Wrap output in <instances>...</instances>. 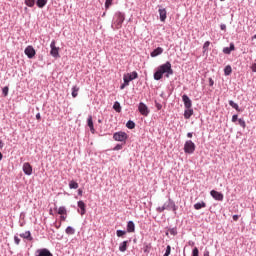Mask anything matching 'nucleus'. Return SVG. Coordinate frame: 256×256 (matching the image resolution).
Returning a JSON list of instances; mask_svg holds the SVG:
<instances>
[{
    "label": "nucleus",
    "instance_id": "f03ea898",
    "mask_svg": "<svg viewBox=\"0 0 256 256\" xmlns=\"http://www.w3.org/2000/svg\"><path fill=\"white\" fill-rule=\"evenodd\" d=\"M125 21V13L116 12L113 18L112 29H121Z\"/></svg>",
    "mask_w": 256,
    "mask_h": 256
},
{
    "label": "nucleus",
    "instance_id": "dca6fc26",
    "mask_svg": "<svg viewBox=\"0 0 256 256\" xmlns=\"http://www.w3.org/2000/svg\"><path fill=\"white\" fill-rule=\"evenodd\" d=\"M127 232L128 233H135V223L133 221H129L127 223Z\"/></svg>",
    "mask_w": 256,
    "mask_h": 256
},
{
    "label": "nucleus",
    "instance_id": "8fccbe9b",
    "mask_svg": "<svg viewBox=\"0 0 256 256\" xmlns=\"http://www.w3.org/2000/svg\"><path fill=\"white\" fill-rule=\"evenodd\" d=\"M220 29H221L222 31H225V30L227 29V26H226L225 24H222V25L220 26Z\"/></svg>",
    "mask_w": 256,
    "mask_h": 256
},
{
    "label": "nucleus",
    "instance_id": "c756f323",
    "mask_svg": "<svg viewBox=\"0 0 256 256\" xmlns=\"http://www.w3.org/2000/svg\"><path fill=\"white\" fill-rule=\"evenodd\" d=\"M113 109H115L117 113H121V104H119V102H115Z\"/></svg>",
    "mask_w": 256,
    "mask_h": 256
},
{
    "label": "nucleus",
    "instance_id": "6ab92c4d",
    "mask_svg": "<svg viewBox=\"0 0 256 256\" xmlns=\"http://www.w3.org/2000/svg\"><path fill=\"white\" fill-rule=\"evenodd\" d=\"M205 207H207V204L204 201L194 204V209H196V211H199V209H205Z\"/></svg>",
    "mask_w": 256,
    "mask_h": 256
},
{
    "label": "nucleus",
    "instance_id": "a18cd8bd",
    "mask_svg": "<svg viewBox=\"0 0 256 256\" xmlns=\"http://www.w3.org/2000/svg\"><path fill=\"white\" fill-rule=\"evenodd\" d=\"M14 242L16 245H19V243H21V239H19L17 236H14Z\"/></svg>",
    "mask_w": 256,
    "mask_h": 256
},
{
    "label": "nucleus",
    "instance_id": "aec40b11",
    "mask_svg": "<svg viewBox=\"0 0 256 256\" xmlns=\"http://www.w3.org/2000/svg\"><path fill=\"white\" fill-rule=\"evenodd\" d=\"M163 53V48L158 47L153 52H151V57H158V55H161Z\"/></svg>",
    "mask_w": 256,
    "mask_h": 256
},
{
    "label": "nucleus",
    "instance_id": "c9c22d12",
    "mask_svg": "<svg viewBox=\"0 0 256 256\" xmlns=\"http://www.w3.org/2000/svg\"><path fill=\"white\" fill-rule=\"evenodd\" d=\"M2 93H3L4 97H7V95H9V87L5 86L2 89Z\"/></svg>",
    "mask_w": 256,
    "mask_h": 256
},
{
    "label": "nucleus",
    "instance_id": "e2e57ef3",
    "mask_svg": "<svg viewBox=\"0 0 256 256\" xmlns=\"http://www.w3.org/2000/svg\"><path fill=\"white\" fill-rule=\"evenodd\" d=\"M50 215H53V210H50Z\"/></svg>",
    "mask_w": 256,
    "mask_h": 256
},
{
    "label": "nucleus",
    "instance_id": "423d86ee",
    "mask_svg": "<svg viewBox=\"0 0 256 256\" xmlns=\"http://www.w3.org/2000/svg\"><path fill=\"white\" fill-rule=\"evenodd\" d=\"M113 139H114V141H120V142L127 141V133L116 132L113 135Z\"/></svg>",
    "mask_w": 256,
    "mask_h": 256
},
{
    "label": "nucleus",
    "instance_id": "bf43d9fd",
    "mask_svg": "<svg viewBox=\"0 0 256 256\" xmlns=\"http://www.w3.org/2000/svg\"><path fill=\"white\" fill-rule=\"evenodd\" d=\"M149 249V246H146L144 249V253H147V250Z\"/></svg>",
    "mask_w": 256,
    "mask_h": 256
},
{
    "label": "nucleus",
    "instance_id": "6e6d98bb",
    "mask_svg": "<svg viewBox=\"0 0 256 256\" xmlns=\"http://www.w3.org/2000/svg\"><path fill=\"white\" fill-rule=\"evenodd\" d=\"M78 195H83V190L79 189L78 190Z\"/></svg>",
    "mask_w": 256,
    "mask_h": 256
},
{
    "label": "nucleus",
    "instance_id": "e433bc0d",
    "mask_svg": "<svg viewBox=\"0 0 256 256\" xmlns=\"http://www.w3.org/2000/svg\"><path fill=\"white\" fill-rule=\"evenodd\" d=\"M112 5H113V0H106V2H105L106 9H109V7Z\"/></svg>",
    "mask_w": 256,
    "mask_h": 256
},
{
    "label": "nucleus",
    "instance_id": "864d4df0",
    "mask_svg": "<svg viewBox=\"0 0 256 256\" xmlns=\"http://www.w3.org/2000/svg\"><path fill=\"white\" fill-rule=\"evenodd\" d=\"M187 137H188V139H192V138H193V133L188 132V133H187Z\"/></svg>",
    "mask_w": 256,
    "mask_h": 256
},
{
    "label": "nucleus",
    "instance_id": "c03bdc74",
    "mask_svg": "<svg viewBox=\"0 0 256 256\" xmlns=\"http://www.w3.org/2000/svg\"><path fill=\"white\" fill-rule=\"evenodd\" d=\"M132 80H129V76H124V83L125 85H129V82Z\"/></svg>",
    "mask_w": 256,
    "mask_h": 256
},
{
    "label": "nucleus",
    "instance_id": "f704fd0d",
    "mask_svg": "<svg viewBox=\"0 0 256 256\" xmlns=\"http://www.w3.org/2000/svg\"><path fill=\"white\" fill-rule=\"evenodd\" d=\"M116 235L117 237H123V235H127V232L124 230H117Z\"/></svg>",
    "mask_w": 256,
    "mask_h": 256
},
{
    "label": "nucleus",
    "instance_id": "f8f14e48",
    "mask_svg": "<svg viewBox=\"0 0 256 256\" xmlns=\"http://www.w3.org/2000/svg\"><path fill=\"white\" fill-rule=\"evenodd\" d=\"M37 255L36 256H53V254L51 253V251H49V249L47 248H43V249H38L36 251Z\"/></svg>",
    "mask_w": 256,
    "mask_h": 256
},
{
    "label": "nucleus",
    "instance_id": "37998d69",
    "mask_svg": "<svg viewBox=\"0 0 256 256\" xmlns=\"http://www.w3.org/2000/svg\"><path fill=\"white\" fill-rule=\"evenodd\" d=\"M123 149V146L121 144H118L114 147V151H121Z\"/></svg>",
    "mask_w": 256,
    "mask_h": 256
},
{
    "label": "nucleus",
    "instance_id": "cd10ccee",
    "mask_svg": "<svg viewBox=\"0 0 256 256\" xmlns=\"http://www.w3.org/2000/svg\"><path fill=\"white\" fill-rule=\"evenodd\" d=\"M58 215H67V209L65 206H61L58 208Z\"/></svg>",
    "mask_w": 256,
    "mask_h": 256
},
{
    "label": "nucleus",
    "instance_id": "39448f33",
    "mask_svg": "<svg viewBox=\"0 0 256 256\" xmlns=\"http://www.w3.org/2000/svg\"><path fill=\"white\" fill-rule=\"evenodd\" d=\"M50 55L52 57H54L55 59H59V47L56 46V42L55 40H52L51 44H50Z\"/></svg>",
    "mask_w": 256,
    "mask_h": 256
},
{
    "label": "nucleus",
    "instance_id": "7ed1b4c3",
    "mask_svg": "<svg viewBox=\"0 0 256 256\" xmlns=\"http://www.w3.org/2000/svg\"><path fill=\"white\" fill-rule=\"evenodd\" d=\"M158 213H163V211H173L175 215H177V205H175V201H173L171 198L168 199V202L165 203L163 206L158 207L157 209Z\"/></svg>",
    "mask_w": 256,
    "mask_h": 256
},
{
    "label": "nucleus",
    "instance_id": "20e7f679",
    "mask_svg": "<svg viewBox=\"0 0 256 256\" xmlns=\"http://www.w3.org/2000/svg\"><path fill=\"white\" fill-rule=\"evenodd\" d=\"M195 143H193V141L188 140L185 142L184 144V152L187 153L188 155H193V153H195Z\"/></svg>",
    "mask_w": 256,
    "mask_h": 256
},
{
    "label": "nucleus",
    "instance_id": "4468645a",
    "mask_svg": "<svg viewBox=\"0 0 256 256\" xmlns=\"http://www.w3.org/2000/svg\"><path fill=\"white\" fill-rule=\"evenodd\" d=\"M231 51H235V44L233 43L230 44V47L223 48V53H225V55H231Z\"/></svg>",
    "mask_w": 256,
    "mask_h": 256
},
{
    "label": "nucleus",
    "instance_id": "3c124183",
    "mask_svg": "<svg viewBox=\"0 0 256 256\" xmlns=\"http://www.w3.org/2000/svg\"><path fill=\"white\" fill-rule=\"evenodd\" d=\"M60 219H61V221H65V220L67 219V216H65V214H62V215L60 216Z\"/></svg>",
    "mask_w": 256,
    "mask_h": 256
},
{
    "label": "nucleus",
    "instance_id": "2f4dec72",
    "mask_svg": "<svg viewBox=\"0 0 256 256\" xmlns=\"http://www.w3.org/2000/svg\"><path fill=\"white\" fill-rule=\"evenodd\" d=\"M27 7H35V0H25Z\"/></svg>",
    "mask_w": 256,
    "mask_h": 256
},
{
    "label": "nucleus",
    "instance_id": "72a5a7b5",
    "mask_svg": "<svg viewBox=\"0 0 256 256\" xmlns=\"http://www.w3.org/2000/svg\"><path fill=\"white\" fill-rule=\"evenodd\" d=\"M238 123L240 125V127H242V129H245V127H247V124L245 123V120L243 119H238Z\"/></svg>",
    "mask_w": 256,
    "mask_h": 256
},
{
    "label": "nucleus",
    "instance_id": "9b49d317",
    "mask_svg": "<svg viewBox=\"0 0 256 256\" xmlns=\"http://www.w3.org/2000/svg\"><path fill=\"white\" fill-rule=\"evenodd\" d=\"M210 195H211V197H213V199H215L216 201H223V199H224L223 193L218 192V191H216V190H212V191L210 192Z\"/></svg>",
    "mask_w": 256,
    "mask_h": 256
},
{
    "label": "nucleus",
    "instance_id": "a19ab883",
    "mask_svg": "<svg viewBox=\"0 0 256 256\" xmlns=\"http://www.w3.org/2000/svg\"><path fill=\"white\" fill-rule=\"evenodd\" d=\"M193 255L192 256H199V249L197 248V247H195L194 249H193Z\"/></svg>",
    "mask_w": 256,
    "mask_h": 256
},
{
    "label": "nucleus",
    "instance_id": "7c9ffc66",
    "mask_svg": "<svg viewBox=\"0 0 256 256\" xmlns=\"http://www.w3.org/2000/svg\"><path fill=\"white\" fill-rule=\"evenodd\" d=\"M78 93H79V87L74 86L72 88V97H74V98L77 97Z\"/></svg>",
    "mask_w": 256,
    "mask_h": 256
},
{
    "label": "nucleus",
    "instance_id": "f257e3e1",
    "mask_svg": "<svg viewBox=\"0 0 256 256\" xmlns=\"http://www.w3.org/2000/svg\"><path fill=\"white\" fill-rule=\"evenodd\" d=\"M163 75L169 78L173 75V68L171 67V62L167 61L166 63L160 65L156 72L154 73L155 81H161L163 79Z\"/></svg>",
    "mask_w": 256,
    "mask_h": 256
},
{
    "label": "nucleus",
    "instance_id": "5fc2aeb1",
    "mask_svg": "<svg viewBox=\"0 0 256 256\" xmlns=\"http://www.w3.org/2000/svg\"><path fill=\"white\" fill-rule=\"evenodd\" d=\"M36 119H37L38 121L41 120V113H37V114H36Z\"/></svg>",
    "mask_w": 256,
    "mask_h": 256
},
{
    "label": "nucleus",
    "instance_id": "13d9d810",
    "mask_svg": "<svg viewBox=\"0 0 256 256\" xmlns=\"http://www.w3.org/2000/svg\"><path fill=\"white\" fill-rule=\"evenodd\" d=\"M125 85H127V84H122L121 86H120V89H125Z\"/></svg>",
    "mask_w": 256,
    "mask_h": 256
},
{
    "label": "nucleus",
    "instance_id": "ddd939ff",
    "mask_svg": "<svg viewBox=\"0 0 256 256\" xmlns=\"http://www.w3.org/2000/svg\"><path fill=\"white\" fill-rule=\"evenodd\" d=\"M158 13L160 15V21H162V23H165V19H167V10L165 8H160L158 10Z\"/></svg>",
    "mask_w": 256,
    "mask_h": 256
},
{
    "label": "nucleus",
    "instance_id": "9d476101",
    "mask_svg": "<svg viewBox=\"0 0 256 256\" xmlns=\"http://www.w3.org/2000/svg\"><path fill=\"white\" fill-rule=\"evenodd\" d=\"M23 172L25 175H32L33 174V166L29 162H25L23 164Z\"/></svg>",
    "mask_w": 256,
    "mask_h": 256
},
{
    "label": "nucleus",
    "instance_id": "052dcab7",
    "mask_svg": "<svg viewBox=\"0 0 256 256\" xmlns=\"http://www.w3.org/2000/svg\"><path fill=\"white\" fill-rule=\"evenodd\" d=\"M204 256H209V251L204 252Z\"/></svg>",
    "mask_w": 256,
    "mask_h": 256
},
{
    "label": "nucleus",
    "instance_id": "2eb2a0df",
    "mask_svg": "<svg viewBox=\"0 0 256 256\" xmlns=\"http://www.w3.org/2000/svg\"><path fill=\"white\" fill-rule=\"evenodd\" d=\"M78 207L80 209V215H85V213H87V210L85 209V202L78 201Z\"/></svg>",
    "mask_w": 256,
    "mask_h": 256
},
{
    "label": "nucleus",
    "instance_id": "58836bf2",
    "mask_svg": "<svg viewBox=\"0 0 256 256\" xmlns=\"http://www.w3.org/2000/svg\"><path fill=\"white\" fill-rule=\"evenodd\" d=\"M210 45H211V42L206 41V42L204 43V46H203L204 51H207V49H209V46H210Z\"/></svg>",
    "mask_w": 256,
    "mask_h": 256
},
{
    "label": "nucleus",
    "instance_id": "79ce46f5",
    "mask_svg": "<svg viewBox=\"0 0 256 256\" xmlns=\"http://www.w3.org/2000/svg\"><path fill=\"white\" fill-rule=\"evenodd\" d=\"M155 107L158 109V111H161V109H163V105L158 102H155Z\"/></svg>",
    "mask_w": 256,
    "mask_h": 256
},
{
    "label": "nucleus",
    "instance_id": "5701e85b",
    "mask_svg": "<svg viewBox=\"0 0 256 256\" xmlns=\"http://www.w3.org/2000/svg\"><path fill=\"white\" fill-rule=\"evenodd\" d=\"M48 0H37L36 5L39 7V9H43L45 5H47Z\"/></svg>",
    "mask_w": 256,
    "mask_h": 256
},
{
    "label": "nucleus",
    "instance_id": "4be33fe9",
    "mask_svg": "<svg viewBox=\"0 0 256 256\" xmlns=\"http://www.w3.org/2000/svg\"><path fill=\"white\" fill-rule=\"evenodd\" d=\"M193 115V109L187 108L184 112V118L185 119H191V116Z\"/></svg>",
    "mask_w": 256,
    "mask_h": 256
},
{
    "label": "nucleus",
    "instance_id": "4c0bfd02",
    "mask_svg": "<svg viewBox=\"0 0 256 256\" xmlns=\"http://www.w3.org/2000/svg\"><path fill=\"white\" fill-rule=\"evenodd\" d=\"M169 255H171V246L168 245L166 247V252H165V254L163 256H169Z\"/></svg>",
    "mask_w": 256,
    "mask_h": 256
},
{
    "label": "nucleus",
    "instance_id": "49530a36",
    "mask_svg": "<svg viewBox=\"0 0 256 256\" xmlns=\"http://www.w3.org/2000/svg\"><path fill=\"white\" fill-rule=\"evenodd\" d=\"M215 85V81H213V78H209V86L213 87Z\"/></svg>",
    "mask_w": 256,
    "mask_h": 256
},
{
    "label": "nucleus",
    "instance_id": "338daca9",
    "mask_svg": "<svg viewBox=\"0 0 256 256\" xmlns=\"http://www.w3.org/2000/svg\"><path fill=\"white\" fill-rule=\"evenodd\" d=\"M220 1H225V0H220Z\"/></svg>",
    "mask_w": 256,
    "mask_h": 256
},
{
    "label": "nucleus",
    "instance_id": "0e129e2a",
    "mask_svg": "<svg viewBox=\"0 0 256 256\" xmlns=\"http://www.w3.org/2000/svg\"><path fill=\"white\" fill-rule=\"evenodd\" d=\"M252 39H256V34L252 37Z\"/></svg>",
    "mask_w": 256,
    "mask_h": 256
},
{
    "label": "nucleus",
    "instance_id": "b1692460",
    "mask_svg": "<svg viewBox=\"0 0 256 256\" xmlns=\"http://www.w3.org/2000/svg\"><path fill=\"white\" fill-rule=\"evenodd\" d=\"M231 73H233V69L231 68V65H227L225 68H224V74L226 76H229L231 75Z\"/></svg>",
    "mask_w": 256,
    "mask_h": 256
},
{
    "label": "nucleus",
    "instance_id": "a211bd4d",
    "mask_svg": "<svg viewBox=\"0 0 256 256\" xmlns=\"http://www.w3.org/2000/svg\"><path fill=\"white\" fill-rule=\"evenodd\" d=\"M87 123L91 133H95V127L93 126V116L88 117Z\"/></svg>",
    "mask_w": 256,
    "mask_h": 256
},
{
    "label": "nucleus",
    "instance_id": "0eeeda50",
    "mask_svg": "<svg viewBox=\"0 0 256 256\" xmlns=\"http://www.w3.org/2000/svg\"><path fill=\"white\" fill-rule=\"evenodd\" d=\"M138 111L141 113L144 117H147L149 115V107L145 105V103L140 102L138 106Z\"/></svg>",
    "mask_w": 256,
    "mask_h": 256
},
{
    "label": "nucleus",
    "instance_id": "de8ad7c7",
    "mask_svg": "<svg viewBox=\"0 0 256 256\" xmlns=\"http://www.w3.org/2000/svg\"><path fill=\"white\" fill-rule=\"evenodd\" d=\"M237 119H238V116L237 115H233L232 116V123H237Z\"/></svg>",
    "mask_w": 256,
    "mask_h": 256
},
{
    "label": "nucleus",
    "instance_id": "603ef678",
    "mask_svg": "<svg viewBox=\"0 0 256 256\" xmlns=\"http://www.w3.org/2000/svg\"><path fill=\"white\" fill-rule=\"evenodd\" d=\"M233 221H239V215H233Z\"/></svg>",
    "mask_w": 256,
    "mask_h": 256
},
{
    "label": "nucleus",
    "instance_id": "f3484780",
    "mask_svg": "<svg viewBox=\"0 0 256 256\" xmlns=\"http://www.w3.org/2000/svg\"><path fill=\"white\" fill-rule=\"evenodd\" d=\"M20 237L22 239H27L28 241H33V237L31 236V232L30 231H26V232L20 234Z\"/></svg>",
    "mask_w": 256,
    "mask_h": 256
},
{
    "label": "nucleus",
    "instance_id": "412c9836",
    "mask_svg": "<svg viewBox=\"0 0 256 256\" xmlns=\"http://www.w3.org/2000/svg\"><path fill=\"white\" fill-rule=\"evenodd\" d=\"M128 243H129V241H124V242L120 243L119 251H121V253H125V251H127V244Z\"/></svg>",
    "mask_w": 256,
    "mask_h": 256
},
{
    "label": "nucleus",
    "instance_id": "bb28decb",
    "mask_svg": "<svg viewBox=\"0 0 256 256\" xmlns=\"http://www.w3.org/2000/svg\"><path fill=\"white\" fill-rule=\"evenodd\" d=\"M69 187H70V189H79V183L71 180L69 183Z\"/></svg>",
    "mask_w": 256,
    "mask_h": 256
},
{
    "label": "nucleus",
    "instance_id": "a878e982",
    "mask_svg": "<svg viewBox=\"0 0 256 256\" xmlns=\"http://www.w3.org/2000/svg\"><path fill=\"white\" fill-rule=\"evenodd\" d=\"M67 235H75V228L68 226L65 230Z\"/></svg>",
    "mask_w": 256,
    "mask_h": 256
},
{
    "label": "nucleus",
    "instance_id": "6e6552de",
    "mask_svg": "<svg viewBox=\"0 0 256 256\" xmlns=\"http://www.w3.org/2000/svg\"><path fill=\"white\" fill-rule=\"evenodd\" d=\"M24 53L28 56V59H33L36 55L35 48H33V46L26 47Z\"/></svg>",
    "mask_w": 256,
    "mask_h": 256
},
{
    "label": "nucleus",
    "instance_id": "1a4fd4ad",
    "mask_svg": "<svg viewBox=\"0 0 256 256\" xmlns=\"http://www.w3.org/2000/svg\"><path fill=\"white\" fill-rule=\"evenodd\" d=\"M182 100H183V103H184V107L186 109H191V107H193V103L191 102V99L189 98V96H187V94H184L182 96Z\"/></svg>",
    "mask_w": 256,
    "mask_h": 256
},
{
    "label": "nucleus",
    "instance_id": "4d7b16f0",
    "mask_svg": "<svg viewBox=\"0 0 256 256\" xmlns=\"http://www.w3.org/2000/svg\"><path fill=\"white\" fill-rule=\"evenodd\" d=\"M3 141L0 140V149H3Z\"/></svg>",
    "mask_w": 256,
    "mask_h": 256
},
{
    "label": "nucleus",
    "instance_id": "c85d7f7f",
    "mask_svg": "<svg viewBox=\"0 0 256 256\" xmlns=\"http://www.w3.org/2000/svg\"><path fill=\"white\" fill-rule=\"evenodd\" d=\"M229 105L230 107H232L233 109H236L237 111H240L239 110V105L237 103H235L233 100H230L229 101Z\"/></svg>",
    "mask_w": 256,
    "mask_h": 256
},
{
    "label": "nucleus",
    "instance_id": "680f3d73",
    "mask_svg": "<svg viewBox=\"0 0 256 256\" xmlns=\"http://www.w3.org/2000/svg\"><path fill=\"white\" fill-rule=\"evenodd\" d=\"M3 159V154L0 152V161Z\"/></svg>",
    "mask_w": 256,
    "mask_h": 256
},
{
    "label": "nucleus",
    "instance_id": "69168bd1",
    "mask_svg": "<svg viewBox=\"0 0 256 256\" xmlns=\"http://www.w3.org/2000/svg\"><path fill=\"white\" fill-rule=\"evenodd\" d=\"M166 235H169V232H167Z\"/></svg>",
    "mask_w": 256,
    "mask_h": 256
},
{
    "label": "nucleus",
    "instance_id": "393cba45",
    "mask_svg": "<svg viewBox=\"0 0 256 256\" xmlns=\"http://www.w3.org/2000/svg\"><path fill=\"white\" fill-rule=\"evenodd\" d=\"M128 78H129V81H133V79H137L139 77V74H137L136 71L130 73V74H127Z\"/></svg>",
    "mask_w": 256,
    "mask_h": 256
},
{
    "label": "nucleus",
    "instance_id": "473e14b6",
    "mask_svg": "<svg viewBox=\"0 0 256 256\" xmlns=\"http://www.w3.org/2000/svg\"><path fill=\"white\" fill-rule=\"evenodd\" d=\"M126 127L128 128V129H135V122H133V121H128L127 123H126Z\"/></svg>",
    "mask_w": 256,
    "mask_h": 256
},
{
    "label": "nucleus",
    "instance_id": "ea45409f",
    "mask_svg": "<svg viewBox=\"0 0 256 256\" xmlns=\"http://www.w3.org/2000/svg\"><path fill=\"white\" fill-rule=\"evenodd\" d=\"M169 233H170V235L175 236V235H177V229L172 228V229L169 230Z\"/></svg>",
    "mask_w": 256,
    "mask_h": 256
},
{
    "label": "nucleus",
    "instance_id": "09e8293b",
    "mask_svg": "<svg viewBox=\"0 0 256 256\" xmlns=\"http://www.w3.org/2000/svg\"><path fill=\"white\" fill-rule=\"evenodd\" d=\"M251 69L253 73H256V63L252 64Z\"/></svg>",
    "mask_w": 256,
    "mask_h": 256
}]
</instances>
